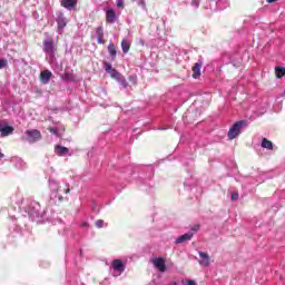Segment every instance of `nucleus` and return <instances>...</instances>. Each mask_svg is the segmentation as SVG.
<instances>
[{"instance_id": "nucleus-1", "label": "nucleus", "mask_w": 285, "mask_h": 285, "mask_svg": "<svg viewBox=\"0 0 285 285\" xmlns=\"http://www.w3.org/2000/svg\"><path fill=\"white\" fill-rule=\"evenodd\" d=\"M22 206L20 207V213L22 217L28 218L30 222H41L46 219V212H41V205L35 200H23L21 199Z\"/></svg>"}, {"instance_id": "nucleus-2", "label": "nucleus", "mask_w": 285, "mask_h": 285, "mask_svg": "<svg viewBox=\"0 0 285 285\" xmlns=\"http://www.w3.org/2000/svg\"><path fill=\"white\" fill-rule=\"evenodd\" d=\"M153 177H155V167L153 165L146 166L138 179L142 186V190H146V193H155V189H153L155 185L150 184Z\"/></svg>"}, {"instance_id": "nucleus-3", "label": "nucleus", "mask_w": 285, "mask_h": 285, "mask_svg": "<svg viewBox=\"0 0 285 285\" xmlns=\"http://www.w3.org/2000/svg\"><path fill=\"white\" fill-rule=\"evenodd\" d=\"M70 185L68 183H65L63 186L59 185L57 180L49 179V188L51 190L50 199L53 202H63V196H61V191L63 190L65 195L70 194Z\"/></svg>"}, {"instance_id": "nucleus-4", "label": "nucleus", "mask_w": 285, "mask_h": 285, "mask_svg": "<svg viewBox=\"0 0 285 285\" xmlns=\"http://www.w3.org/2000/svg\"><path fill=\"white\" fill-rule=\"evenodd\" d=\"M42 50L45 55H47L49 63H55L57 61V45H55V39L52 37H47L42 41Z\"/></svg>"}, {"instance_id": "nucleus-5", "label": "nucleus", "mask_w": 285, "mask_h": 285, "mask_svg": "<svg viewBox=\"0 0 285 285\" xmlns=\"http://www.w3.org/2000/svg\"><path fill=\"white\" fill-rule=\"evenodd\" d=\"M105 71L110 75L111 79H116L119 86L121 88H128V81L126 80V77L121 75V72H118L117 69L112 68V65L110 62L105 61L104 62Z\"/></svg>"}, {"instance_id": "nucleus-6", "label": "nucleus", "mask_w": 285, "mask_h": 285, "mask_svg": "<svg viewBox=\"0 0 285 285\" xmlns=\"http://www.w3.org/2000/svg\"><path fill=\"white\" fill-rule=\"evenodd\" d=\"M247 128L248 120H238L227 131V138L229 141H233V139H237V137L242 135L243 130H246Z\"/></svg>"}, {"instance_id": "nucleus-7", "label": "nucleus", "mask_w": 285, "mask_h": 285, "mask_svg": "<svg viewBox=\"0 0 285 285\" xmlns=\"http://www.w3.org/2000/svg\"><path fill=\"white\" fill-rule=\"evenodd\" d=\"M23 218H11V224L9 225V239H19L23 235V225L21 223Z\"/></svg>"}, {"instance_id": "nucleus-8", "label": "nucleus", "mask_w": 285, "mask_h": 285, "mask_svg": "<svg viewBox=\"0 0 285 285\" xmlns=\"http://www.w3.org/2000/svg\"><path fill=\"white\" fill-rule=\"evenodd\" d=\"M228 6V0H207L205 3V9L212 10V12H217L219 10H226Z\"/></svg>"}, {"instance_id": "nucleus-9", "label": "nucleus", "mask_w": 285, "mask_h": 285, "mask_svg": "<svg viewBox=\"0 0 285 285\" xmlns=\"http://www.w3.org/2000/svg\"><path fill=\"white\" fill-rule=\"evenodd\" d=\"M22 141L28 144H37L41 139V131L37 129H28L24 131V135L21 137Z\"/></svg>"}, {"instance_id": "nucleus-10", "label": "nucleus", "mask_w": 285, "mask_h": 285, "mask_svg": "<svg viewBox=\"0 0 285 285\" xmlns=\"http://www.w3.org/2000/svg\"><path fill=\"white\" fill-rule=\"evenodd\" d=\"M56 16H57L56 23L58 26L57 32L58 35H61L66 26H68V18H66V14L63 13V11H58Z\"/></svg>"}, {"instance_id": "nucleus-11", "label": "nucleus", "mask_w": 285, "mask_h": 285, "mask_svg": "<svg viewBox=\"0 0 285 285\" xmlns=\"http://www.w3.org/2000/svg\"><path fill=\"white\" fill-rule=\"evenodd\" d=\"M111 268L114 271L112 276L119 277L126 271V264L121 259H114L111 262Z\"/></svg>"}, {"instance_id": "nucleus-12", "label": "nucleus", "mask_w": 285, "mask_h": 285, "mask_svg": "<svg viewBox=\"0 0 285 285\" xmlns=\"http://www.w3.org/2000/svg\"><path fill=\"white\" fill-rule=\"evenodd\" d=\"M204 67V57L199 56L198 61L193 66V79L202 77V68Z\"/></svg>"}, {"instance_id": "nucleus-13", "label": "nucleus", "mask_w": 285, "mask_h": 285, "mask_svg": "<svg viewBox=\"0 0 285 285\" xmlns=\"http://www.w3.org/2000/svg\"><path fill=\"white\" fill-rule=\"evenodd\" d=\"M106 12V21L107 23H117V21H119V13H117L115 11V9L109 8V9H105Z\"/></svg>"}, {"instance_id": "nucleus-14", "label": "nucleus", "mask_w": 285, "mask_h": 285, "mask_svg": "<svg viewBox=\"0 0 285 285\" xmlns=\"http://www.w3.org/2000/svg\"><path fill=\"white\" fill-rule=\"evenodd\" d=\"M10 163L17 168V170H24L26 168V161H23V159L19 156H12L10 158Z\"/></svg>"}, {"instance_id": "nucleus-15", "label": "nucleus", "mask_w": 285, "mask_h": 285, "mask_svg": "<svg viewBox=\"0 0 285 285\" xmlns=\"http://www.w3.org/2000/svg\"><path fill=\"white\" fill-rule=\"evenodd\" d=\"M79 0H61L60 6L66 8V10L72 11L77 8Z\"/></svg>"}, {"instance_id": "nucleus-16", "label": "nucleus", "mask_w": 285, "mask_h": 285, "mask_svg": "<svg viewBox=\"0 0 285 285\" xmlns=\"http://www.w3.org/2000/svg\"><path fill=\"white\" fill-rule=\"evenodd\" d=\"M155 268L159 271V273H166V261L161 257L155 258L153 261Z\"/></svg>"}, {"instance_id": "nucleus-17", "label": "nucleus", "mask_w": 285, "mask_h": 285, "mask_svg": "<svg viewBox=\"0 0 285 285\" xmlns=\"http://www.w3.org/2000/svg\"><path fill=\"white\" fill-rule=\"evenodd\" d=\"M0 132L1 137H9V135H12V132H14V127L0 124Z\"/></svg>"}, {"instance_id": "nucleus-18", "label": "nucleus", "mask_w": 285, "mask_h": 285, "mask_svg": "<svg viewBox=\"0 0 285 285\" xmlns=\"http://www.w3.org/2000/svg\"><path fill=\"white\" fill-rule=\"evenodd\" d=\"M198 255L200 257L199 264L202 266H205V268L210 266V256L206 252H198Z\"/></svg>"}, {"instance_id": "nucleus-19", "label": "nucleus", "mask_w": 285, "mask_h": 285, "mask_svg": "<svg viewBox=\"0 0 285 285\" xmlns=\"http://www.w3.org/2000/svg\"><path fill=\"white\" fill-rule=\"evenodd\" d=\"M52 78V71L50 70H43L40 73V81L41 83H50V79Z\"/></svg>"}, {"instance_id": "nucleus-20", "label": "nucleus", "mask_w": 285, "mask_h": 285, "mask_svg": "<svg viewBox=\"0 0 285 285\" xmlns=\"http://www.w3.org/2000/svg\"><path fill=\"white\" fill-rule=\"evenodd\" d=\"M193 239V233H186L184 235L178 236L175 239V244H186V242H190Z\"/></svg>"}, {"instance_id": "nucleus-21", "label": "nucleus", "mask_w": 285, "mask_h": 285, "mask_svg": "<svg viewBox=\"0 0 285 285\" xmlns=\"http://www.w3.org/2000/svg\"><path fill=\"white\" fill-rule=\"evenodd\" d=\"M55 153L59 157H66V155H68V153H70V149H68L67 147H63L61 145H56Z\"/></svg>"}, {"instance_id": "nucleus-22", "label": "nucleus", "mask_w": 285, "mask_h": 285, "mask_svg": "<svg viewBox=\"0 0 285 285\" xmlns=\"http://www.w3.org/2000/svg\"><path fill=\"white\" fill-rule=\"evenodd\" d=\"M107 50L110 55V60L115 61V59H117V47H115V43H112V41L109 42Z\"/></svg>"}, {"instance_id": "nucleus-23", "label": "nucleus", "mask_w": 285, "mask_h": 285, "mask_svg": "<svg viewBox=\"0 0 285 285\" xmlns=\"http://www.w3.org/2000/svg\"><path fill=\"white\" fill-rule=\"evenodd\" d=\"M261 146L262 148H265V150H273V148H275L273 141L268 140L267 138L262 139Z\"/></svg>"}, {"instance_id": "nucleus-24", "label": "nucleus", "mask_w": 285, "mask_h": 285, "mask_svg": "<svg viewBox=\"0 0 285 285\" xmlns=\"http://www.w3.org/2000/svg\"><path fill=\"white\" fill-rule=\"evenodd\" d=\"M124 175H125V179L132 177V175H135V165H129L125 169Z\"/></svg>"}, {"instance_id": "nucleus-25", "label": "nucleus", "mask_w": 285, "mask_h": 285, "mask_svg": "<svg viewBox=\"0 0 285 285\" xmlns=\"http://www.w3.org/2000/svg\"><path fill=\"white\" fill-rule=\"evenodd\" d=\"M121 50L125 55H128V52L130 51V41L128 40H122L121 43Z\"/></svg>"}, {"instance_id": "nucleus-26", "label": "nucleus", "mask_w": 285, "mask_h": 285, "mask_svg": "<svg viewBox=\"0 0 285 285\" xmlns=\"http://www.w3.org/2000/svg\"><path fill=\"white\" fill-rule=\"evenodd\" d=\"M275 75L277 79H282V77H285V68L284 67H276L275 68Z\"/></svg>"}, {"instance_id": "nucleus-27", "label": "nucleus", "mask_w": 285, "mask_h": 285, "mask_svg": "<svg viewBox=\"0 0 285 285\" xmlns=\"http://www.w3.org/2000/svg\"><path fill=\"white\" fill-rule=\"evenodd\" d=\"M63 79L65 81H75V76L70 72H66Z\"/></svg>"}, {"instance_id": "nucleus-28", "label": "nucleus", "mask_w": 285, "mask_h": 285, "mask_svg": "<svg viewBox=\"0 0 285 285\" xmlns=\"http://www.w3.org/2000/svg\"><path fill=\"white\" fill-rule=\"evenodd\" d=\"M200 1L199 0H191L190 6L194 8V10L199 9Z\"/></svg>"}, {"instance_id": "nucleus-29", "label": "nucleus", "mask_w": 285, "mask_h": 285, "mask_svg": "<svg viewBox=\"0 0 285 285\" xmlns=\"http://www.w3.org/2000/svg\"><path fill=\"white\" fill-rule=\"evenodd\" d=\"M199 230V225H194L189 232L187 233H191V237L195 236V233H197Z\"/></svg>"}, {"instance_id": "nucleus-30", "label": "nucleus", "mask_w": 285, "mask_h": 285, "mask_svg": "<svg viewBox=\"0 0 285 285\" xmlns=\"http://www.w3.org/2000/svg\"><path fill=\"white\" fill-rule=\"evenodd\" d=\"M49 132H51V135H55V137H59V129H57V127L49 128Z\"/></svg>"}, {"instance_id": "nucleus-31", "label": "nucleus", "mask_w": 285, "mask_h": 285, "mask_svg": "<svg viewBox=\"0 0 285 285\" xmlns=\"http://www.w3.org/2000/svg\"><path fill=\"white\" fill-rule=\"evenodd\" d=\"M97 37H104V27H98L96 29Z\"/></svg>"}, {"instance_id": "nucleus-32", "label": "nucleus", "mask_w": 285, "mask_h": 285, "mask_svg": "<svg viewBox=\"0 0 285 285\" xmlns=\"http://www.w3.org/2000/svg\"><path fill=\"white\" fill-rule=\"evenodd\" d=\"M96 226L98 227V228H104V226H105V222H104V219H98V220H96Z\"/></svg>"}, {"instance_id": "nucleus-33", "label": "nucleus", "mask_w": 285, "mask_h": 285, "mask_svg": "<svg viewBox=\"0 0 285 285\" xmlns=\"http://www.w3.org/2000/svg\"><path fill=\"white\" fill-rule=\"evenodd\" d=\"M8 66V60L7 59H0V70L6 68Z\"/></svg>"}, {"instance_id": "nucleus-34", "label": "nucleus", "mask_w": 285, "mask_h": 285, "mask_svg": "<svg viewBox=\"0 0 285 285\" xmlns=\"http://www.w3.org/2000/svg\"><path fill=\"white\" fill-rule=\"evenodd\" d=\"M137 4L142 8V10H146V0H138Z\"/></svg>"}, {"instance_id": "nucleus-35", "label": "nucleus", "mask_w": 285, "mask_h": 285, "mask_svg": "<svg viewBox=\"0 0 285 285\" xmlns=\"http://www.w3.org/2000/svg\"><path fill=\"white\" fill-rule=\"evenodd\" d=\"M40 266H41V268H48L50 266V262L42 261V262H40Z\"/></svg>"}, {"instance_id": "nucleus-36", "label": "nucleus", "mask_w": 285, "mask_h": 285, "mask_svg": "<svg viewBox=\"0 0 285 285\" xmlns=\"http://www.w3.org/2000/svg\"><path fill=\"white\" fill-rule=\"evenodd\" d=\"M237 199H239V194L237 191H234L232 194V202H237Z\"/></svg>"}, {"instance_id": "nucleus-37", "label": "nucleus", "mask_w": 285, "mask_h": 285, "mask_svg": "<svg viewBox=\"0 0 285 285\" xmlns=\"http://www.w3.org/2000/svg\"><path fill=\"white\" fill-rule=\"evenodd\" d=\"M117 8H124V0H116Z\"/></svg>"}, {"instance_id": "nucleus-38", "label": "nucleus", "mask_w": 285, "mask_h": 285, "mask_svg": "<svg viewBox=\"0 0 285 285\" xmlns=\"http://www.w3.org/2000/svg\"><path fill=\"white\" fill-rule=\"evenodd\" d=\"M184 186H187L188 188H191L193 187V181L185 180Z\"/></svg>"}, {"instance_id": "nucleus-39", "label": "nucleus", "mask_w": 285, "mask_h": 285, "mask_svg": "<svg viewBox=\"0 0 285 285\" xmlns=\"http://www.w3.org/2000/svg\"><path fill=\"white\" fill-rule=\"evenodd\" d=\"M97 43H101V45L106 43V41L104 40V37H98Z\"/></svg>"}, {"instance_id": "nucleus-40", "label": "nucleus", "mask_w": 285, "mask_h": 285, "mask_svg": "<svg viewBox=\"0 0 285 285\" xmlns=\"http://www.w3.org/2000/svg\"><path fill=\"white\" fill-rule=\"evenodd\" d=\"M186 285H197V282L193 281V279H189L187 281V284Z\"/></svg>"}, {"instance_id": "nucleus-41", "label": "nucleus", "mask_w": 285, "mask_h": 285, "mask_svg": "<svg viewBox=\"0 0 285 285\" xmlns=\"http://www.w3.org/2000/svg\"><path fill=\"white\" fill-rule=\"evenodd\" d=\"M183 164H184L185 166H190V164H193V159H189V161H184V160H183Z\"/></svg>"}, {"instance_id": "nucleus-42", "label": "nucleus", "mask_w": 285, "mask_h": 285, "mask_svg": "<svg viewBox=\"0 0 285 285\" xmlns=\"http://www.w3.org/2000/svg\"><path fill=\"white\" fill-rule=\"evenodd\" d=\"M88 226H89V225H88V222H83V223L81 224V227H82V228H88Z\"/></svg>"}, {"instance_id": "nucleus-43", "label": "nucleus", "mask_w": 285, "mask_h": 285, "mask_svg": "<svg viewBox=\"0 0 285 285\" xmlns=\"http://www.w3.org/2000/svg\"><path fill=\"white\" fill-rule=\"evenodd\" d=\"M3 157H6V155H3V153H1V149H0V159H3Z\"/></svg>"}, {"instance_id": "nucleus-44", "label": "nucleus", "mask_w": 285, "mask_h": 285, "mask_svg": "<svg viewBox=\"0 0 285 285\" xmlns=\"http://www.w3.org/2000/svg\"><path fill=\"white\" fill-rule=\"evenodd\" d=\"M277 0H267V3H275Z\"/></svg>"}, {"instance_id": "nucleus-45", "label": "nucleus", "mask_w": 285, "mask_h": 285, "mask_svg": "<svg viewBox=\"0 0 285 285\" xmlns=\"http://www.w3.org/2000/svg\"><path fill=\"white\" fill-rule=\"evenodd\" d=\"M158 130H168V128H166V127H160V128H158Z\"/></svg>"}, {"instance_id": "nucleus-46", "label": "nucleus", "mask_w": 285, "mask_h": 285, "mask_svg": "<svg viewBox=\"0 0 285 285\" xmlns=\"http://www.w3.org/2000/svg\"><path fill=\"white\" fill-rule=\"evenodd\" d=\"M94 208H97V205H96V204L94 205Z\"/></svg>"}, {"instance_id": "nucleus-47", "label": "nucleus", "mask_w": 285, "mask_h": 285, "mask_svg": "<svg viewBox=\"0 0 285 285\" xmlns=\"http://www.w3.org/2000/svg\"><path fill=\"white\" fill-rule=\"evenodd\" d=\"M234 66H239V65H235V63H234Z\"/></svg>"}, {"instance_id": "nucleus-48", "label": "nucleus", "mask_w": 285, "mask_h": 285, "mask_svg": "<svg viewBox=\"0 0 285 285\" xmlns=\"http://www.w3.org/2000/svg\"><path fill=\"white\" fill-rule=\"evenodd\" d=\"M23 226H26V223L23 224Z\"/></svg>"}]
</instances>
